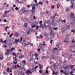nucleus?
<instances>
[{
    "label": "nucleus",
    "instance_id": "nucleus-5",
    "mask_svg": "<svg viewBox=\"0 0 75 75\" xmlns=\"http://www.w3.org/2000/svg\"><path fill=\"white\" fill-rule=\"evenodd\" d=\"M56 46L57 48H59L62 47V44H61L60 42H58L57 44L56 45Z\"/></svg>",
    "mask_w": 75,
    "mask_h": 75
},
{
    "label": "nucleus",
    "instance_id": "nucleus-6",
    "mask_svg": "<svg viewBox=\"0 0 75 75\" xmlns=\"http://www.w3.org/2000/svg\"><path fill=\"white\" fill-rule=\"evenodd\" d=\"M44 37H48V34L46 33V32H44L43 33Z\"/></svg>",
    "mask_w": 75,
    "mask_h": 75
},
{
    "label": "nucleus",
    "instance_id": "nucleus-53",
    "mask_svg": "<svg viewBox=\"0 0 75 75\" xmlns=\"http://www.w3.org/2000/svg\"><path fill=\"white\" fill-rule=\"evenodd\" d=\"M15 9L16 10H19V8H18L17 7H16Z\"/></svg>",
    "mask_w": 75,
    "mask_h": 75
},
{
    "label": "nucleus",
    "instance_id": "nucleus-55",
    "mask_svg": "<svg viewBox=\"0 0 75 75\" xmlns=\"http://www.w3.org/2000/svg\"><path fill=\"white\" fill-rule=\"evenodd\" d=\"M14 68L15 69H17V65H14Z\"/></svg>",
    "mask_w": 75,
    "mask_h": 75
},
{
    "label": "nucleus",
    "instance_id": "nucleus-29",
    "mask_svg": "<svg viewBox=\"0 0 75 75\" xmlns=\"http://www.w3.org/2000/svg\"><path fill=\"white\" fill-rule=\"evenodd\" d=\"M74 65H71L70 66H69V67H70V68H71V69H72V68L74 67Z\"/></svg>",
    "mask_w": 75,
    "mask_h": 75
},
{
    "label": "nucleus",
    "instance_id": "nucleus-51",
    "mask_svg": "<svg viewBox=\"0 0 75 75\" xmlns=\"http://www.w3.org/2000/svg\"><path fill=\"white\" fill-rule=\"evenodd\" d=\"M35 26H36V25H31V27L32 28H34V27H35Z\"/></svg>",
    "mask_w": 75,
    "mask_h": 75
},
{
    "label": "nucleus",
    "instance_id": "nucleus-38",
    "mask_svg": "<svg viewBox=\"0 0 75 75\" xmlns=\"http://www.w3.org/2000/svg\"><path fill=\"white\" fill-rule=\"evenodd\" d=\"M23 41V38L22 37L21 38V39L19 41V42H21Z\"/></svg>",
    "mask_w": 75,
    "mask_h": 75
},
{
    "label": "nucleus",
    "instance_id": "nucleus-37",
    "mask_svg": "<svg viewBox=\"0 0 75 75\" xmlns=\"http://www.w3.org/2000/svg\"><path fill=\"white\" fill-rule=\"evenodd\" d=\"M54 34V31L52 30H51V32L50 33V34Z\"/></svg>",
    "mask_w": 75,
    "mask_h": 75
},
{
    "label": "nucleus",
    "instance_id": "nucleus-36",
    "mask_svg": "<svg viewBox=\"0 0 75 75\" xmlns=\"http://www.w3.org/2000/svg\"><path fill=\"white\" fill-rule=\"evenodd\" d=\"M55 8V6L54 5H52L51 6V8L52 9H54Z\"/></svg>",
    "mask_w": 75,
    "mask_h": 75
},
{
    "label": "nucleus",
    "instance_id": "nucleus-16",
    "mask_svg": "<svg viewBox=\"0 0 75 75\" xmlns=\"http://www.w3.org/2000/svg\"><path fill=\"white\" fill-rule=\"evenodd\" d=\"M9 70H10V68H8L6 70L7 72H8L9 73H10V72H12V70H11L10 71H9Z\"/></svg>",
    "mask_w": 75,
    "mask_h": 75
},
{
    "label": "nucleus",
    "instance_id": "nucleus-40",
    "mask_svg": "<svg viewBox=\"0 0 75 75\" xmlns=\"http://www.w3.org/2000/svg\"><path fill=\"white\" fill-rule=\"evenodd\" d=\"M19 40H19V39H18V40L16 39L15 40V41L16 42H18L19 41Z\"/></svg>",
    "mask_w": 75,
    "mask_h": 75
},
{
    "label": "nucleus",
    "instance_id": "nucleus-12",
    "mask_svg": "<svg viewBox=\"0 0 75 75\" xmlns=\"http://www.w3.org/2000/svg\"><path fill=\"white\" fill-rule=\"evenodd\" d=\"M30 72H35V68L32 67V69H31V70H30Z\"/></svg>",
    "mask_w": 75,
    "mask_h": 75
},
{
    "label": "nucleus",
    "instance_id": "nucleus-18",
    "mask_svg": "<svg viewBox=\"0 0 75 75\" xmlns=\"http://www.w3.org/2000/svg\"><path fill=\"white\" fill-rule=\"evenodd\" d=\"M71 17H70V18L71 19H72V17H74V14L72 13H71Z\"/></svg>",
    "mask_w": 75,
    "mask_h": 75
},
{
    "label": "nucleus",
    "instance_id": "nucleus-54",
    "mask_svg": "<svg viewBox=\"0 0 75 75\" xmlns=\"http://www.w3.org/2000/svg\"><path fill=\"white\" fill-rule=\"evenodd\" d=\"M37 3V4H34L35 6H36V7H37V6H38V3Z\"/></svg>",
    "mask_w": 75,
    "mask_h": 75
},
{
    "label": "nucleus",
    "instance_id": "nucleus-34",
    "mask_svg": "<svg viewBox=\"0 0 75 75\" xmlns=\"http://www.w3.org/2000/svg\"><path fill=\"white\" fill-rule=\"evenodd\" d=\"M15 49V47H12L10 49V51H13V50H14Z\"/></svg>",
    "mask_w": 75,
    "mask_h": 75
},
{
    "label": "nucleus",
    "instance_id": "nucleus-1",
    "mask_svg": "<svg viewBox=\"0 0 75 75\" xmlns=\"http://www.w3.org/2000/svg\"><path fill=\"white\" fill-rule=\"evenodd\" d=\"M44 47V46H45V45H46V44L45 43H40V44H39L40 48L41 50H44V47Z\"/></svg>",
    "mask_w": 75,
    "mask_h": 75
},
{
    "label": "nucleus",
    "instance_id": "nucleus-13",
    "mask_svg": "<svg viewBox=\"0 0 75 75\" xmlns=\"http://www.w3.org/2000/svg\"><path fill=\"white\" fill-rule=\"evenodd\" d=\"M7 41V40H5L4 41H3V39H1L0 40V42H2V43H4L5 44H6V42Z\"/></svg>",
    "mask_w": 75,
    "mask_h": 75
},
{
    "label": "nucleus",
    "instance_id": "nucleus-45",
    "mask_svg": "<svg viewBox=\"0 0 75 75\" xmlns=\"http://www.w3.org/2000/svg\"><path fill=\"white\" fill-rule=\"evenodd\" d=\"M15 36L16 37H18V34L17 33H16L15 34Z\"/></svg>",
    "mask_w": 75,
    "mask_h": 75
},
{
    "label": "nucleus",
    "instance_id": "nucleus-30",
    "mask_svg": "<svg viewBox=\"0 0 75 75\" xmlns=\"http://www.w3.org/2000/svg\"><path fill=\"white\" fill-rule=\"evenodd\" d=\"M19 74H20V75H23V74H24V72L22 71H21L20 72H19Z\"/></svg>",
    "mask_w": 75,
    "mask_h": 75
},
{
    "label": "nucleus",
    "instance_id": "nucleus-23",
    "mask_svg": "<svg viewBox=\"0 0 75 75\" xmlns=\"http://www.w3.org/2000/svg\"><path fill=\"white\" fill-rule=\"evenodd\" d=\"M39 66H40V70H41V69L43 68V66H42L41 64H39Z\"/></svg>",
    "mask_w": 75,
    "mask_h": 75
},
{
    "label": "nucleus",
    "instance_id": "nucleus-48",
    "mask_svg": "<svg viewBox=\"0 0 75 75\" xmlns=\"http://www.w3.org/2000/svg\"><path fill=\"white\" fill-rule=\"evenodd\" d=\"M12 35H13V33H12L10 35H9V37L11 38V37L12 36Z\"/></svg>",
    "mask_w": 75,
    "mask_h": 75
},
{
    "label": "nucleus",
    "instance_id": "nucleus-50",
    "mask_svg": "<svg viewBox=\"0 0 75 75\" xmlns=\"http://www.w3.org/2000/svg\"><path fill=\"white\" fill-rule=\"evenodd\" d=\"M71 32L72 33H75V30H71Z\"/></svg>",
    "mask_w": 75,
    "mask_h": 75
},
{
    "label": "nucleus",
    "instance_id": "nucleus-3",
    "mask_svg": "<svg viewBox=\"0 0 75 75\" xmlns=\"http://www.w3.org/2000/svg\"><path fill=\"white\" fill-rule=\"evenodd\" d=\"M32 29L31 28H29V30L27 32V34H30L31 33V32H32Z\"/></svg>",
    "mask_w": 75,
    "mask_h": 75
},
{
    "label": "nucleus",
    "instance_id": "nucleus-4",
    "mask_svg": "<svg viewBox=\"0 0 75 75\" xmlns=\"http://www.w3.org/2000/svg\"><path fill=\"white\" fill-rule=\"evenodd\" d=\"M6 52L5 53V55H9V52L10 51V49H9L8 50H6Z\"/></svg>",
    "mask_w": 75,
    "mask_h": 75
},
{
    "label": "nucleus",
    "instance_id": "nucleus-60",
    "mask_svg": "<svg viewBox=\"0 0 75 75\" xmlns=\"http://www.w3.org/2000/svg\"><path fill=\"white\" fill-rule=\"evenodd\" d=\"M39 72H40V74H42V71H41V70H39Z\"/></svg>",
    "mask_w": 75,
    "mask_h": 75
},
{
    "label": "nucleus",
    "instance_id": "nucleus-56",
    "mask_svg": "<svg viewBox=\"0 0 75 75\" xmlns=\"http://www.w3.org/2000/svg\"><path fill=\"white\" fill-rule=\"evenodd\" d=\"M31 12L32 13H34V10H31Z\"/></svg>",
    "mask_w": 75,
    "mask_h": 75
},
{
    "label": "nucleus",
    "instance_id": "nucleus-15",
    "mask_svg": "<svg viewBox=\"0 0 75 75\" xmlns=\"http://www.w3.org/2000/svg\"><path fill=\"white\" fill-rule=\"evenodd\" d=\"M23 57H24V55L22 54H20L19 57L20 59H21V58H23Z\"/></svg>",
    "mask_w": 75,
    "mask_h": 75
},
{
    "label": "nucleus",
    "instance_id": "nucleus-59",
    "mask_svg": "<svg viewBox=\"0 0 75 75\" xmlns=\"http://www.w3.org/2000/svg\"><path fill=\"white\" fill-rule=\"evenodd\" d=\"M10 65H11V64L10 63H8L7 64V65H8V66Z\"/></svg>",
    "mask_w": 75,
    "mask_h": 75
},
{
    "label": "nucleus",
    "instance_id": "nucleus-28",
    "mask_svg": "<svg viewBox=\"0 0 75 75\" xmlns=\"http://www.w3.org/2000/svg\"><path fill=\"white\" fill-rule=\"evenodd\" d=\"M75 24V22H71V25H74Z\"/></svg>",
    "mask_w": 75,
    "mask_h": 75
},
{
    "label": "nucleus",
    "instance_id": "nucleus-58",
    "mask_svg": "<svg viewBox=\"0 0 75 75\" xmlns=\"http://www.w3.org/2000/svg\"><path fill=\"white\" fill-rule=\"evenodd\" d=\"M65 62H66V61H65V60H64L63 62V64L65 65Z\"/></svg>",
    "mask_w": 75,
    "mask_h": 75
},
{
    "label": "nucleus",
    "instance_id": "nucleus-39",
    "mask_svg": "<svg viewBox=\"0 0 75 75\" xmlns=\"http://www.w3.org/2000/svg\"><path fill=\"white\" fill-rule=\"evenodd\" d=\"M24 27H26L27 26V23H25L24 25Z\"/></svg>",
    "mask_w": 75,
    "mask_h": 75
},
{
    "label": "nucleus",
    "instance_id": "nucleus-41",
    "mask_svg": "<svg viewBox=\"0 0 75 75\" xmlns=\"http://www.w3.org/2000/svg\"><path fill=\"white\" fill-rule=\"evenodd\" d=\"M34 55L35 57H38V53H35L34 54Z\"/></svg>",
    "mask_w": 75,
    "mask_h": 75
},
{
    "label": "nucleus",
    "instance_id": "nucleus-10",
    "mask_svg": "<svg viewBox=\"0 0 75 75\" xmlns=\"http://www.w3.org/2000/svg\"><path fill=\"white\" fill-rule=\"evenodd\" d=\"M74 1H73V2H72V1H71V3L72 4V5H71L70 6V8H73V7L74 6V5L75 3H74Z\"/></svg>",
    "mask_w": 75,
    "mask_h": 75
},
{
    "label": "nucleus",
    "instance_id": "nucleus-52",
    "mask_svg": "<svg viewBox=\"0 0 75 75\" xmlns=\"http://www.w3.org/2000/svg\"><path fill=\"white\" fill-rule=\"evenodd\" d=\"M46 74H48V69H47L46 70Z\"/></svg>",
    "mask_w": 75,
    "mask_h": 75
},
{
    "label": "nucleus",
    "instance_id": "nucleus-11",
    "mask_svg": "<svg viewBox=\"0 0 75 75\" xmlns=\"http://www.w3.org/2000/svg\"><path fill=\"white\" fill-rule=\"evenodd\" d=\"M51 59H53L54 60V59H56V58H55V55H52L51 56Z\"/></svg>",
    "mask_w": 75,
    "mask_h": 75
},
{
    "label": "nucleus",
    "instance_id": "nucleus-63",
    "mask_svg": "<svg viewBox=\"0 0 75 75\" xmlns=\"http://www.w3.org/2000/svg\"><path fill=\"white\" fill-rule=\"evenodd\" d=\"M4 22L6 23V22H7V20H6V19H4Z\"/></svg>",
    "mask_w": 75,
    "mask_h": 75
},
{
    "label": "nucleus",
    "instance_id": "nucleus-64",
    "mask_svg": "<svg viewBox=\"0 0 75 75\" xmlns=\"http://www.w3.org/2000/svg\"><path fill=\"white\" fill-rule=\"evenodd\" d=\"M16 66H17V67L18 68H20V66H19V65H18V64H17Z\"/></svg>",
    "mask_w": 75,
    "mask_h": 75
},
{
    "label": "nucleus",
    "instance_id": "nucleus-31",
    "mask_svg": "<svg viewBox=\"0 0 75 75\" xmlns=\"http://www.w3.org/2000/svg\"><path fill=\"white\" fill-rule=\"evenodd\" d=\"M66 27L67 29H69L70 28V26L69 25H67L66 26Z\"/></svg>",
    "mask_w": 75,
    "mask_h": 75
},
{
    "label": "nucleus",
    "instance_id": "nucleus-46",
    "mask_svg": "<svg viewBox=\"0 0 75 75\" xmlns=\"http://www.w3.org/2000/svg\"><path fill=\"white\" fill-rule=\"evenodd\" d=\"M71 42L72 43H75V41L74 40L72 39V40L71 41Z\"/></svg>",
    "mask_w": 75,
    "mask_h": 75
},
{
    "label": "nucleus",
    "instance_id": "nucleus-26",
    "mask_svg": "<svg viewBox=\"0 0 75 75\" xmlns=\"http://www.w3.org/2000/svg\"><path fill=\"white\" fill-rule=\"evenodd\" d=\"M66 23V20L65 19H64L62 21V23Z\"/></svg>",
    "mask_w": 75,
    "mask_h": 75
},
{
    "label": "nucleus",
    "instance_id": "nucleus-32",
    "mask_svg": "<svg viewBox=\"0 0 75 75\" xmlns=\"http://www.w3.org/2000/svg\"><path fill=\"white\" fill-rule=\"evenodd\" d=\"M67 1H69L71 3V1H72V2H73V1H75V0H67Z\"/></svg>",
    "mask_w": 75,
    "mask_h": 75
},
{
    "label": "nucleus",
    "instance_id": "nucleus-43",
    "mask_svg": "<svg viewBox=\"0 0 75 75\" xmlns=\"http://www.w3.org/2000/svg\"><path fill=\"white\" fill-rule=\"evenodd\" d=\"M38 3L39 4H41V5L43 4V3H42V2H39Z\"/></svg>",
    "mask_w": 75,
    "mask_h": 75
},
{
    "label": "nucleus",
    "instance_id": "nucleus-20",
    "mask_svg": "<svg viewBox=\"0 0 75 75\" xmlns=\"http://www.w3.org/2000/svg\"><path fill=\"white\" fill-rule=\"evenodd\" d=\"M68 68V66H64V69H67Z\"/></svg>",
    "mask_w": 75,
    "mask_h": 75
},
{
    "label": "nucleus",
    "instance_id": "nucleus-27",
    "mask_svg": "<svg viewBox=\"0 0 75 75\" xmlns=\"http://www.w3.org/2000/svg\"><path fill=\"white\" fill-rule=\"evenodd\" d=\"M23 62L24 65H25V60H24L22 61V63H23Z\"/></svg>",
    "mask_w": 75,
    "mask_h": 75
},
{
    "label": "nucleus",
    "instance_id": "nucleus-25",
    "mask_svg": "<svg viewBox=\"0 0 75 75\" xmlns=\"http://www.w3.org/2000/svg\"><path fill=\"white\" fill-rule=\"evenodd\" d=\"M50 34L52 37V38H53L54 37V33H53V34Z\"/></svg>",
    "mask_w": 75,
    "mask_h": 75
},
{
    "label": "nucleus",
    "instance_id": "nucleus-42",
    "mask_svg": "<svg viewBox=\"0 0 75 75\" xmlns=\"http://www.w3.org/2000/svg\"><path fill=\"white\" fill-rule=\"evenodd\" d=\"M57 8H59L60 6H61V5L59 4H58L57 5Z\"/></svg>",
    "mask_w": 75,
    "mask_h": 75
},
{
    "label": "nucleus",
    "instance_id": "nucleus-17",
    "mask_svg": "<svg viewBox=\"0 0 75 75\" xmlns=\"http://www.w3.org/2000/svg\"><path fill=\"white\" fill-rule=\"evenodd\" d=\"M55 16H57V17H58V16H59V15H58V14L57 13H55L54 14V16L52 17V18H55Z\"/></svg>",
    "mask_w": 75,
    "mask_h": 75
},
{
    "label": "nucleus",
    "instance_id": "nucleus-7",
    "mask_svg": "<svg viewBox=\"0 0 75 75\" xmlns=\"http://www.w3.org/2000/svg\"><path fill=\"white\" fill-rule=\"evenodd\" d=\"M17 61H18V59H17V57H15V59L13 62V64H17Z\"/></svg>",
    "mask_w": 75,
    "mask_h": 75
},
{
    "label": "nucleus",
    "instance_id": "nucleus-33",
    "mask_svg": "<svg viewBox=\"0 0 75 75\" xmlns=\"http://www.w3.org/2000/svg\"><path fill=\"white\" fill-rule=\"evenodd\" d=\"M69 7H68L67 8H66V11H67V12H68L69 11Z\"/></svg>",
    "mask_w": 75,
    "mask_h": 75
},
{
    "label": "nucleus",
    "instance_id": "nucleus-57",
    "mask_svg": "<svg viewBox=\"0 0 75 75\" xmlns=\"http://www.w3.org/2000/svg\"><path fill=\"white\" fill-rule=\"evenodd\" d=\"M40 28H41V27L42 26V24H40Z\"/></svg>",
    "mask_w": 75,
    "mask_h": 75
},
{
    "label": "nucleus",
    "instance_id": "nucleus-14",
    "mask_svg": "<svg viewBox=\"0 0 75 75\" xmlns=\"http://www.w3.org/2000/svg\"><path fill=\"white\" fill-rule=\"evenodd\" d=\"M28 55L30 56V57H33L34 56V54H33V53L31 52H30L28 54Z\"/></svg>",
    "mask_w": 75,
    "mask_h": 75
},
{
    "label": "nucleus",
    "instance_id": "nucleus-2",
    "mask_svg": "<svg viewBox=\"0 0 75 75\" xmlns=\"http://www.w3.org/2000/svg\"><path fill=\"white\" fill-rule=\"evenodd\" d=\"M69 38V35H67L66 36L65 40L64 41V42H68V39Z\"/></svg>",
    "mask_w": 75,
    "mask_h": 75
},
{
    "label": "nucleus",
    "instance_id": "nucleus-61",
    "mask_svg": "<svg viewBox=\"0 0 75 75\" xmlns=\"http://www.w3.org/2000/svg\"><path fill=\"white\" fill-rule=\"evenodd\" d=\"M27 7L29 8L30 7V5H27Z\"/></svg>",
    "mask_w": 75,
    "mask_h": 75
},
{
    "label": "nucleus",
    "instance_id": "nucleus-47",
    "mask_svg": "<svg viewBox=\"0 0 75 75\" xmlns=\"http://www.w3.org/2000/svg\"><path fill=\"white\" fill-rule=\"evenodd\" d=\"M62 20L61 18H59L58 20V21H59V22H60V21H61V22L62 23Z\"/></svg>",
    "mask_w": 75,
    "mask_h": 75
},
{
    "label": "nucleus",
    "instance_id": "nucleus-24",
    "mask_svg": "<svg viewBox=\"0 0 75 75\" xmlns=\"http://www.w3.org/2000/svg\"><path fill=\"white\" fill-rule=\"evenodd\" d=\"M7 28H8V26H6V27H5L4 28V30L6 31H7Z\"/></svg>",
    "mask_w": 75,
    "mask_h": 75
},
{
    "label": "nucleus",
    "instance_id": "nucleus-49",
    "mask_svg": "<svg viewBox=\"0 0 75 75\" xmlns=\"http://www.w3.org/2000/svg\"><path fill=\"white\" fill-rule=\"evenodd\" d=\"M53 29L54 30H57V29H58V28H53Z\"/></svg>",
    "mask_w": 75,
    "mask_h": 75
},
{
    "label": "nucleus",
    "instance_id": "nucleus-9",
    "mask_svg": "<svg viewBox=\"0 0 75 75\" xmlns=\"http://www.w3.org/2000/svg\"><path fill=\"white\" fill-rule=\"evenodd\" d=\"M26 74H27V73H28V72H29V73H28V75H29V74H32V72H31V70H30L29 69H28V70H27L25 72Z\"/></svg>",
    "mask_w": 75,
    "mask_h": 75
},
{
    "label": "nucleus",
    "instance_id": "nucleus-8",
    "mask_svg": "<svg viewBox=\"0 0 75 75\" xmlns=\"http://www.w3.org/2000/svg\"><path fill=\"white\" fill-rule=\"evenodd\" d=\"M3 54L2 53H1L0 54V59L2 60V59H3Z\"/></svg>",
    "mask_w": 75,
    "mask_h": 75
},
{
    "label": "nucleus",
    "instance_id": "nucleus-62",
    "mask_svg": "<svg viewBox=\"0 0 75 75\" xmlns=\"http://www.w3.org/2000/svg\"><path fill=\"white\" fill-rule=\"evenodd\" d=\"M12 28L13 29H14V25H12Z\"/></svg>",
    "mask_w": 75,
    "mask_h": 75
},
{
    "label": "nucleus",
    "instance_id": "nucleus-19",
    "mask_svg": "<svg viewBox=\"0 0 75 75\" xmlns=\"http://www.w3.org/2000/svg\"><path fill=\"white\" fill-rule=\"evenodd\" d=\"M58 50V49H57L56 47L54 48L53 50H52V51H53V52H54V53H55V50Z\"/></svg>",
    "mask_w": 75,
    "mask_h": 75
},
{
    "label": "nucleus",
    "instance_id": "nucleus-21",
    "mask_svg": "<svg viewBox=\"0 0 75 75\" xmlns=\"http://www.w3.org/2000/svg\"><path fill=\"white\" fill-rule=\"evenodd\" d=\"M11 69H15L14 68V65H13L11 67Z\"/></svg>",
    "mask_w": 75,
    "mask_h": 75
},
{
    "label": "nucleus",
    "instance_id": "nucleus-35",
    "mask_svg": "<svg viewBox=\"0 0 75 75\" xmlns=\"http://www.w3.org/2000/svg\"><path fill=\"white\" fill-rule=\"evenodd\" d=\"M53 66L55 67H57V66H58V65L54 64H53Z\"/></svg>",
    "mask_w": 75,
    "mask_h": 75
},
{
    "label": "nucleus",
    "instance_id": "nucleus-44",
    "mask_svg": "<svg viewBox=\"0 0 75 75\" xmlns=\"http://www.w3.org/2000/svg\"><path fill=\"white\" fill-rule=\"evenodd\" d=\"M32 8V10H34L35 9V6H33Z\"/></svg>",
    "mask_w": 75,
    "mask_h": 75
},
{
    "label": "nucleus",
    "instance_id": "nucleus-22",
    "mask_svg": "<svg viewBox=\"0 0 75 75\" xmlns=\"http://www.w3.org/2000/svg\"><path fill=\"white\" fill-rule=\"evenodd\" d=\"M23 11V12H22V13H26V12H27V10H25V9H24Z\"/></svg>",
    "mask_w": 75,
    "mask_h": 75
}]
</instances>
